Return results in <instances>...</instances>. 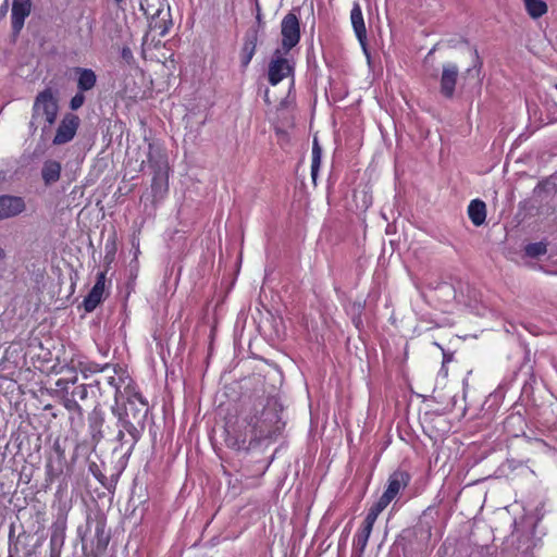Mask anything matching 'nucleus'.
Segmentation results:
<instances>
[{
	"instance_id": "nucleus-3",
	"label": "nucleus",
	"mask_w": 557,
	"mask_h": 557,
	"mask_svg": "<svg viewBox=\"0 0 557 557\" xmlns=\"http://www.w3.org/2000/svg\"><path fill=\"white\" fill-rule=\"evenodd\" d=\"M113 414H120L131 421L135 422L138 426L146 428V419L149 412V406L146 398L140 393H133L127 397V401L123 408L113 406L111 408Z\"/></svg>"
},
{
	"instance_id": "nucleus-25",
	"label": "nucleus",
	"mask_w": 557,
	"mask_h": 557,
	"mask_svg": "<svg viewBox=\"0 0 557 557\" xmlns=\"http://www.w3.org/2000/svg\"><path fill=\"white\" fill-rule=\"evenodd\" d=\"M169 172L153 173L152 177V193L154 198H162L168 193Z\"/></svg>"
},
{
	"instance_id": "nucleus-8",
	"label": "nucleus",
	"mask_w": 557,
	"mask_h": 557,
	"mask_svg": "<svg viewBox=\"0 0 557 557\" xmlns=\"http://www.w3.org/2000/svg\"><path fill=\"white\" fill-rule=\"evenodd\" d=\"M285 53L286 52L282 51V49H276L269 63L268 78L269 83L273 86L293 75V65L290 61L284 57Z\"/></svg>"
},
{
	"instance_id": "nucleus-36",
	"label": "nucleus",
	"mask_w": 557,
	"mask_h": 557,
	"mask_svg": "<svg viewBox=\"0 0 557 557\" xmlns=\"http://www.w3.org/2000/svg\"><path fill=\"white\" fill-rule=\"evenodd\" d=\"M9 10V0H4L0 5V20L3 18Z\"/></svg>"
},
{
	"instance_id": "nucleus-38",
	"label": "nucleus",
	"mask_w": 557,
	"mask_h": 557,
	"mask_svg": "<svg viewBox=\"0 0 557 557\" xmlns=\"http://www.w3.org/2000/svg\"><path fill=\"white\" fill-rule=\"evenodd\" d=\"M516 420L521 422L522 421L521 416H512V417L508 418L507 423H510L511 421H516Z\"/></svg>"
},
{
	"instance_id": "nucleus-23",
	"label": "nucleus",
	"mask_w": 557,
	"mask_h": 557,
	"mask_svg": "<svg viewBox=\"0 0 557 557\" xmlns=\"http://www.w3.org/2000/svg\"><path fill=\"white\" fill-rule=\"evenodd\" d=\"M468 215L475 226H480L486 219V206L482 200H471L468 206Z\"/></svg>"
},
{
	"instance_id": "nucleus-5",
	"label": "nucleus",
	"mask_w": 557,
	"mask_h": 557,
	"mask_svg": "<svg viewBox=\"0 0 557 557\" xmlns=\"http://www.w3.org/2000/svg\"><path fill=\"white\" fill-rule=\"evenodd\" d=\"M410 481V474L403 470H397L388 478L387 487L379 500L371 506V509L381 513L391 502L406 488Z\"/></svg>"
},
{
	"instance_id": "nucleus-10",
	"label": "nucleus",
	"mask_w": 557,
	"mask_h": 557,
	"mask_svg": "<svg viewBox=\"0 0 557 557\" xmlns=\"http://www.w3.org/2000/svg\"><path fill=\"white\" fill-rule=\"evenodd\" d=\"M379 515L380 513L370 508L362 522L361 529L355 535L354 553L356 554L357 557H362V554L364 553L370 534L372 532L373 525Z\"/></svg>"
},
{
	"instance_id": "nucleus-35",
	"label": "nucleus",
	"mask_w": 557,
	"mask_h": 557,
	"mask_svg": "<svg viewBox=\"0 0 557 557\" xmlns=\"http://www.w3.org/2000/svg\"><path fill=\"white\" fill-rule=\"evenodd\" d=\"M89 470L100 482L104 479V475L98 470V466L95 462L90 463Z\"/></svg>"
},
{
	"instance_id": "nucleus-24",
	"label": "nucleus",
	"mask_w": 557,
	"mask_h": 557,
	"mask_svg": "<svg viewBox=\"0 0 557 557\" xmlns=\"http://www.w3.org/2000/svg\"><path fill=\"white\" fill-rule=\"evenodd\" d=\"M27 536L25 534H20L15 540L12 537V532L10 533L9 541V557H27V553L25 550Z\"/></svg>"
},
{
	"instance_id": "nucleus-15",
	"label": "nucleus",
	"mask_w": 557,
	"mask_h": 557,
	"mask_svg": "<svg viewBox=\"0 0 557 557\" xmlns=\"http://www.w3.org/2000/svg\"><path fill=\"white\" fill-rule=\"evenodd\" d=\"M106 286V274L100 272L97 276V281L88 295L83 301V306L86 312L94 311L103 299Z\"/></svg>"
},
{
	"instance_id": "nucleus-14",
	"label": "nucleus",
	"mask_w": 557,
	"mask_h": 557,
	"mask_svg": "<svg viewBox=\"0 0 557 557\" xmlns=\"http://www.w3.org/2000/svg\"><path fill=\"white\" fill-rule=\"evenodd\" d=\"M350 21L354 28V32L357 36L358 41L360 42L363 52L369 57L367 49V28L364 25L363 14L361 11V7L358 2H355L352 9L350 11Z\"/></svg>"
},
{
	"instance_id": "nucleus-32",
	"label": "nucleus",
	"mask_w": 557,
	"mask_h": 557,
	"mask_svg": "<svg viewBox=\"0 0 557 557\" xmlns=\"http://www.w3.org/2000/svg\"><path fill=\"white\" fill-rule=\"evenodd\" d=\"M64 406L67 410L70 411H77V412H82V407L81 405L74 399H66L65 403H64Z\"/></svg>"
},
{
	"instance_id": "nucleus-9",
	"label": "nucleus",
	"mask_w": 557,
	"mask_h": 557,
	"mask_svg": "<svg viewBox=\"0 0 557 557\" xmlns=\"http://www.w3.org/2000/svg\"><path fill=\"white\" fill-rule=\"evenodd\" d=\"M282 46L280 49L288 52L300 40L299 20L293 12L287 13L281 22Z\"/></svg>"
},
{
	"instance_id": "nucleus-29",
	"label": "nucleus",
	"mask_w": 557,
	"mask_h": 557,
	"mask_svg": "<svg viewBox=\"0 0 557 557\" xmlns=\"http://www.w3.org/2000/svg\"><path fill=\"white\" fill-rule=\"evenodd\" d=\"M525 255L531 257V258H536V257H540L542 255H545L547 249H546V245L542 242L540 243H532V244H529L525 246Z\"/></svg>"
},
{
	"instance_id": "nucleus-19",
	"label": "nucleus",
	"mask_w": 557,
	"mask_h": 557,
	"mask_svg": "<svg viewBox=\"0 0 557 557\" xmlns=\"http://www.w3.org/2000/svg\"><path fill=\"white\" fill-rule=\"evenodd\" d=\"M104 424V414L103 412L95 408L90 414L88 416V425L91 438L95 443H99L103 438L102 426Z\"/></svg>"
},
{
	"instance_id": "nucleus-43",
	"label": "nucleus",
	"mask_w": 557,
	"mask_h": 557,
	"mask_svg": "<svg viewBox=\"0 0 557 557\" xmlns=\"http://www.w3.org/2000/svg\"><path fill=\"white\" fill-rule=\"evenodd\" d=\"M422 320H423V321H425V322H428V323H429V321H430V319H426V317H425V315H423V318H419V321H422Z\"/></svg>"
},
{
	"instance_id": "nucleus-2",
	"label": "nucleus",
	"mask_w": 557,
	"mask_h": 557,
	"mask_svg": "<svg viewBox=\"0 0 557 557\" xmlns=\"http://www.w3.org/2000/svg\"><path fill=\"white\" fill-rule=\"evenodd\" d=\"M420 296L424 301L436 309H442L443 304H448L456 297L454 286L438 277L430 276L424 280Z\"/></svg>"
},
{
	"instance_id": "nucleus-31",
	"label": "nucleus",
	"mask_w": 557,
	"mask_h": 557,
	"mask_svg": "<svg viewBox=\"0 0 557 557\" xmlns=\"http://www.w3.org/2000/svg\"><path fill=\"white\" fill-rule=\"evenodd\" d=\"M72 396H73V398L77 397L81 400H85L88 396L87 386L84 384L76 386L74 388V391L72 392Z\"/></svg>"
},
{
	"instance_id": "nucleus-34",
	"label": "nucleus",
	"mask_w": 557,
	"mask_h": 557,
	"mask_svg": "<svg viewBox=\"0 0 557 557\" xmlns=\"http://www.w3.org/2000/svg\"><path fill=\"white\" fill-rule=\"evenodd\" d=\"M110 368H111V366L109 363H107L104 366L91 364L88 367V370L91 372H104V371H108Z\"/></svg>"
},
{
	"instance_id": "nucleus-44",
	"label": "nucleus",
	"mask_w": 557,
	"mask_h": 557,
	"mask_svg": "<svg viewBox=\"0 0 557 557\" xmlns=\"http://www.w3.org/2000/svg\"><path fill=\"white\" fill-rule=\"evenodd\" d=\"M86 370H88V368H85V369L83 370L84 376H87V373H85V371H86Z\"/></svg>"
},
{
	"instance_id": "nucleus-1",
	"label": "nucleus",
	"mask_w": 557,
	"mask_h": 557,
	"mask_svg": "<svg viewBox=\"0 0 557 557\" xmlns=\"http://www.w3.org/2000/svg\"><path fill=\"white\" fill-rule=\"evenodd\" d=\"M243 422L248 430L228 444L237 450H248L261 440L276 437L284 426L277 400L264 395L245 404Z\"/></svg>"
},
{
	"instance_id": "nucleus-41",
	"label": "nucleus",
	"mask_w": 557,
	"mask_h": 557,
	"mask_svg": "<svg viewBox=\"0 0 557 557\" xmlns=\"http://www.w3.org/2000/svg\"><path fill=\"white\" fill-rule=\"evenodd\" d=\"M4 257H5V252H4V250L0 247V261H1L2 259H4Z\"/></svg>"
},
{
	"instance_id": "nucleus-22",
	"label": "nucleus",
	"mask_w": 557,
	"mask_h": 557,
	"mask_svg": "<svg viewBox=\"0 0 557 557\" xmlns=\"http://www.w3.org/2000/svg\"><path fill=\"white\" fill-rule=\"evenodd\" d=\"M66 529V516L60 515L51 527L50 545L52 549L57 546H61L64 541Z\"/></svg>"
},
{
	"instance_id": "nucleus-7",
	"label": "nucleus",
	"mask_w": 557,
	"mask_h": 557,
	"mask_svg": "<svg viewBox=\"0 0 557 557\" xmlns=\"http://www.w3.org/2000/svg\"><path fill=\"white\" fill-rule=\"evenodd\" d=\"M140 10L146 17L150 21L149 26L151 29L160 30V35L166 33V18L168 13L164 12V0H139Z\"/></svg>"
},
{
	"instance_id": "nucleus-42",
	"label": "nucleus",
	"mask_w": 557,
	"mask_h": 557,
	"mask_svg": "<svg viewBox=\"0 0 557 557\" xmlns=\"http://www.w3.org/2000/svg\"><path fill=\"white\" fill-rule=\"evenodd\" d=\"M432 330V326H426L424 330H422L420 327V334L423 332V333H426L428 331H431Z\"/></svg>"
},
{
	"instance_id": "nucleus-39",
	"label": "nucleus",
	"mask_w": 557,
	"mask_h": 557,
	"mask_svg": "<svg viewBox=\"0 0 557 557\" xmlns=\"http://www.w3.org/2000/svg\"><path fill=\"white\" fill-rule=\"evenodd\" d=\"M430 324H434L435 326L440 327L441 326V322L440 320L437 319H434V318H430V321H429Z\"/></svg>"
},
{
	"instance_id": "nucleus-17",
	"label": "nucleus",
	"mask_w": 557,
	"mask_h": 557,
	"mask_svg": "<svg viewBox=\"0 0 557 557\" xmlns=\"http://www.w3.org/2000/svg\"><path fill=\"white\" fill-rule=\"evenodd\" d=\"M77 125L78 123L76 117L63 120L57 129L53 144L63 145L72 140L76 134Z\"/></svg>"
},
{
	"instance_id": "nucleus-28",
	"label": "nucleus",
	"mask_w": 557,
	"mask_h": 557,
	"mask_svg": "<svg viewBox=\"0 0 557 557\" xmlns=\"http://www.w3.org/2000/svg\"><path fill=\"white\" fill-rule=\"evenodd\" d=\"M525 10L533 18L541 17L547 11V5L543 0H523Z\"/></svg>"
},
{
	"instance_id": "nucleus-37",
	"label": "nucleus",
	"mask_w": 557,
	"mask_h": 557,
	"mask_svg": "<svg viewBox=\"0 0 557 557\" xmlns=\"http://www.w3.org/2000/svg\"><path fill=\"white\" fill-rule=\"evenodd\" d=\"M76 380H77V377H76V376L71 377V380H67V381H65V380H61V379H60V380H58V382H57V386H59V387H61V388H64V387H65V385H66L67 383H72V384H74V383L76 382Z\"/></svg>"
},
{
	"instance_id": "nucleus-33",
	"label": "nucleus",
	"mask_w": 557,
	"mask_h": 557,
	"mask_svg": "<svg viewBox=\"0 0 557 557\" xmlns=\"http://www.w3.org/2000/svg\"><path fill=\"white\" fill-rule=\"evenodd\" d=\"M121 57L123 60H125L127 63H131L134 59L133 52L128 47H124L121 52Z\"/></svg>"
},
{
	"instance_id": "nucleus-20",
	"label": "nucleus",
	"mask_w": 557,
	"mask_h": 557,
	"mask_svg": "<svg viewBox=\"0 0 557 557\" xmlns=\"http://www.w3.org/2000/svg\"><path fill=\"white\" fill-rule=\"evenodd\" d=\"M77 74V88L79 91H88L96 86L97 75L90 69L75 67Z\"/></svg>"
},
{
	"instance_id": "nucleus-11",
	"label": "nucleus",
	"mask_w": 557,
	"mask_h": 557,
	"mask_svg": "<svg viewBox=\"0 0 557 557\" xmlns=\"http://www.w3.org/2000/svg\"><path fill=\"white\" fill-rule=\"evenodd\" d=\"M32 0H13L11 9L12 34L17 37L24 27L25 20L30 15Z\"/></svg>"
},
{
	"instance_id": "nucleus-16",
	"label": "nucleus",
	"mask_w": 557,
	"mask_h": 557,
	"mask_svg": "<svg viewBox=\"0 0 557 557\" xmlns=\"http://www.w3.org/2000/svg\"><path fill=\"white\" fill-rule=\"evenodd\" d=\"M458 74L459 70L456 64L447 63L443 66L441 76V92L444 97L453 98Z\"/></svg>"
},
{
	"instance_id": "nucleus-21",
	"label": "nucleus",
	"mask_w": 557,
	"mask_h": 557,
	"mask_svg": "<svg viewBox=\"0 0 557 557\" xmlns=\"http://www.w3.org/2000/svg\"><path fill=\"white\" fill-rule=\"evenodd\" d=\"M61 163L55 160H47L41 169V177L45 185L49 186L60 180Z\"/></svg>"
},
{
	"instance_id": "nucleus-13",
	"label": "nucleus",
	"mask_w": 557,
	"mask_h": 557,
	"mask_svg": "<svg viewBox=\"0 0 557 557\" xmlns=\"http://www.w3.org/2000/svg\"><path fill=\"white\" fill-rule=\"evenodd\" d=\"M26 203L22 197L3 195L0 196V219L5 220L24 212Z\"/></svg>"
},
{
	"instance_id": "nucleus-18",
	"label": "nucleus",
	"mask_w": 557,
	"mask_h": 557,
	"mask_svg": "<svg viewBox=\"0 0 557 557\" xmlns=\"http://www.w3.org/2000/svg\"><path fill=\"white\" fill-rule=\"evenodd\" d=\"M257 41H258V32L257 29H250L246 33L244 38V45L240 52V61L242 65L246 67L252 57L255 55L256 48H257Z\"/></svg>"
},
{
	"instance_id": "nucleus-40",
	"label": "nucleus",
	"mask_w": 557,
	"mask_h": 557,
	"mask_svg": "<svg viewBox=\"0 0 557 557\" xmlns=\"http://www.w3.org/2000/svg\"><path fill=\"white\" fill-rule=\"evenodd\" d=\"M474 72H475V74H476V75L479 74V70H478V69H475V67H473V69H468V70H467V74H468V75H470V74H472V73H474Z\"/></svg>"
},
{
	"instance_id": "nucleus-30",
	"label": "nucleus",
	"mask_w": 557,
	"mask_h": 557,
	"mask_svg": "<svg viewBox=\"0 0 557 557\" xmlns=\"http://www.w3.org/2000/svg\"><path fill=\"white\" fill-rule=\"evenodd\" d=\"M84 91H78L70 102V108L72 110H78L85 102V96L83 94Z\"/></svg>"
},
{
	"instance_id": "nucleus-4",
	"label": "nucleus",
	"mask_w": 557,
	"mask_h": 557,
	"mask_svg": "<svg viewBox=\"0 0 557 557\" xmlns=\"http://www.w3.org/2000/svg\"><path fill=\"white\" fill-rule=\"evenodd\" d=\"M113 416L116 418L117 426V432L114 438L119 443L120 448H126V453L131 454L141 438L145 429L120 414Z\"/></svg>"
},
{
	"instance_id": "nucleus-12",
	"label": "nucleus",
	"mask_w": 557,
	"mask_h": 557,
	"mask_svg": "<svg viewBox=\"0 0 557 557\" xmlns=\"http://www.w3.org/2000/svg\"><path fill=\"white\" fill-rule=\"evenodd\" d=\"M146 163V161L141 162V166ZM147 163L149 168L152 170V173H165L169 172V161L168 154L163 147L158 144L149 143L148 145V153H147Z\"/></svg>"
},
{
	"instance_id": "nucleus-6",
	"label": "nucleus",
	"mask_w": 557,
	"mask_h": 557,
	"mask_svg": "<svg viewBox=\"0 0 557 557\" xmlns=\"http://www.w3.org/2000/svg\"><path fill=\"white\" fill-rule=\"evenodd\" d=\"M58 104L50 89L38 94L33 106L30 124L34 125L39 119H45L47 126H51L57 119Z\"/></svg>"
},
{
	"instance_id": "nucleus-27",
	"label": "nucleus",
	"mask_w": 557,
	"mask_h": 557,
	"mask_svg": "<svg viewBox=\"0 0 557 557\" xmlns=\"http://www.w3.org/2000/svg\"><path fill=\"white\" fill-rule=\"evenodd\" d=\"M321 158H322V148L318 143V139H313L312 144V160H311V178L313 183L315 184L318 173L321 165Z\"/></svg>"
},
{
	"instance_id": "nucleus-26",
	"label": "nucleus",
	"mask_w": 557,
	"mask_h": 557,
	"mask_svg": "<svg viewBox=\"0 0 557 557\" xmlns=\"http://www.w3.org/2000/svg\"><path fill=\"white\" fill-rule=\"evenodd\" d=\"M113 373H114L113 375H109L106 377V382L109 386L114 388V391H115L114 397H115V401H117L119 396L121 394V385L124 382V380L127 379V376H124V372L122 371L121 368L116 369L114 367Z\"/></svg>"
}]
</instances>
